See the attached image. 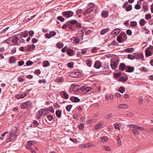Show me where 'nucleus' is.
Instances as JSON below:
<instances>
[{
  "label": "nucleus",
  "instance_id": "nucleus-1",
  "mask_svg": "<svg viewBox=\"0 0 153 153\" xmlns=\"http://www.w3.org/2000/svg\"><path fill=\"white\" fill-rule=\"evenodd\" d=\"M17 131V129L16 127L14 126L12 127L10 134V136L7 139V142H9L16 139L17 136V135L16 134Z\"/></svg>",
  "mask_w": 153,
  "mask_h": 153
},
{
  "label": "nucleus",
  "instance_id": "nucleus-2",
  "mask_svg": "<svg viewBox=\"0 0 153 153\" xmlns=\"http://www.w3.org/2000/svg\"><path fill=\"white\" fill-rule=\"evenodd\" d=\"M32 102L30 100L22 103L21 105V108L22 109H27L31 107Z\"/></svg>",
  "mask_w": 153,
  "mask_h": 153
},
{
  "label": "nucleus",
  "instance_id": "nucleus-3",
  "mask_svg": "<svg viewBox=\"0 0 153 153\" xmlns=\"http://www.w3.org/2000/svg\"><path fill=\"white\" fill-rule=\"evenodd\" d=\"M69 22L70 24V26H71V29H73V28L74 25H75L76 27L78 29H79L81 27V24L78 22L76 20L72 19Z\"/></svg>",
  "mask_w": 153,
  "mask_h": 153
},
{
  "label": "nucleus",
  "instance_id": "nucleus-4",
  "mask_svg": "<svg viewBox=\"0 0 153 153\" xmlns=\"http://www.w3.org/2000/svg\"><path fill=\"white\" fill-rule=\"evenodd\" d=\"M74 13L71 11H69L63 12L62 15L63 16L68 18L71 17L74 15Z\"/></svg>",
  "mask_w": 153,
  "mask_h": 153
},
{
  "label": "nucleus",
  "instance_id": "nucleus-5",
  "mask_svg": "<svg viewBox=\"0 0 153 153\" xmlns=\"http://www.w3.org/2000/svg\"><path fill=\"white\" fill-rule=\"evenodd\" d=\"M135 59L139 60H143L144 59L143 55L142 53H135Z\"/></svg>",
  "mask_w": 153,
  "mask_h": 153
},
{
  "label": "nucleus",
  "instance_id": "nucleus-6",
  "mask_svg": "<svg viewBox=\"0 0 153 153\" xmlns=\"http://www.w3.org/2000/svg\"><path fill=\"white\" fill-rule=\"evenodd\" d=\"M21 34H17L18 36H19L20 37L23 38L26 37L28 35V31L26 30L23 32H22Z\"/></svg>",
  "mask_w": 153,
  "mask_h": 153
},
{
  "label": "nucleus",
  "instance_id": "nucleus-7",
  "mask_svg": "<svg viewBox=\"0 0 153 153\" xmlns=\"http://www.w3.org/2000/svg\"><path fill=\"white\" fill-rule=\"evenodd\" d=\"M134 67L130 66H127L125 71L127 72H132L134 71Z\"/></svg>",
  "mask_w": 153,
  "mask_h": 153
},
{
  "label": "nucleus",
  "instance_id": "nucleus-8",
  "mask_svg": "<svg viewBox=\"0 0 153 153\" xmlns=\"http://www.w3.org/2000/svg\"><path fill=\"white\" fill-rule=\"evenodd\" d=\"M94 10L93 8H89L86 9L85 10L84 12H83V14L84 15H87L91 13Z\"/></svg>",
  "mask_w": 153,
  "mask_h": 153
},
{
  "label": "nucleus",
  "instance_id": "nucleus-9",
  "mask_svg": "<svg viewBox=\"0 0 153 153\" xmlns=\"http://www.w3.org/2000/svg\"><path fill=\"white\" fill-rule=\"evenodd\" d=\"M120 32V29L119 28H116L111 33V34L112 35H116L118 34Z\"/></svg>",
  "mask_w": 153,
  "mask_h": 153
},
{
  "label": "nucleus",
  "instance_id": "nucleus-10",
  "mask_svg": "<svg viewBox=\"0 0 153 153\" xmlns=\"http://www.w3.org/2000/svg\"><path fill=\"white\" fill-rule=\"evenodd\" d=\"M35 46L34 44L29 45L27 46V50L28 51H32L35 49Z\"/></svg>",
  "mask_w": 153,
  "mask_h": 153
},
{
  "label": "nucleus",
  "instance_id": "nucleus-11",
  "mask_svg": "<svg viewBox=\"0 0 153 153\" xmlns=\"http://www.w3.org/2000/svg\"><path fill=\"white\" fill-rule=\"evenodd\" d=\"M68 26L69 27V28L70 29H72L71 26H70V24L69 21L66 22L65 24H63L62 27V28L63 29H65Z\"/></svg>",
  "mask_w": 153,
  "mask_h": 153
},
{
  "label": "nucleus",
  "instance_id": "nucleus-12",
  "mask_svg": "<svg viewBox=\"0 0 153 153\" xmlns=\"http://www.w3.org/2000/svg\"><path fill=\"white\" fill-rule=\"evenodd\" d=\"M70 100L73 102H79L80 100L79 98L76 97L72 96L70 97Z\"/></svg>",
  "mask_w": 153,
  "mask_h": 153
},
{
  "label": "nucleus",
  "instance_id": "nucleus-13",
  "mask_svg": "<svg viewBox=\"0 0 153 153\" xmlns=\"http://www.w3.org/2000/svg\"><path fill=\"white\" fill-rule=\"evenodd\" d=\"M126 66L124 63H121L119 66V69L121 71H123L125 69L126 70Z\"/></svg>",
  "mask_w": 153,
  "mask_h": 153
},
{
  "label": "nucleus",
  "instance_id": "nucleus-14",
  "mask_svg": "<svg viewBox=\"0 0 153 153\" xmlns=\"http://www.w3.org/2000/svg\"><path fill=\"white\" fill-rule=\"evenodd\" d=\"M102 66L101 62L100 61H96L95 62L94 67L97 69L100 68Z\"/></svg>",
  "mask_w": 153,
  "mask_h": 153
},
{
  "label": "nucleus",
  "instance_id": "nucleus-15",
  "mask_svg": "<svg viewBox=\"0 0 153 153\" xmlns=\"http://www.w3.org/2000/svg\"><path fill=\"white\" fill-rule=\"evenodd\" d=\"M42 111V110H40V109L37 111L36 116V119H39L40 117L42 115V114H41Z\"/></svg>",
  "mask_w": 153,
  "mask_h": 153
},
{
  "label": "nucleus",
  "instance_id": "nucleus-16",
  "mask_svg": "<svg viewBox=\"0 0 153 153\" xmlns=\"http://www.w3.org/2000/svg\"><path fill=\"white\" fill-rule=\"evenodd\" d=\"M103 123L102 122H99V123L95 125L94 127V129L95 130H97L98 129L100 128L102 125Z\"/></svg>",
  "mask_w": 153,
  "mask_h": 153
},
{
  "label": "nucleus",
  "instance_id": "nucleus-17",
  "mask_svg": "<svg viewBox=\"0 0 153 153\" xmlns=\"http://www.w3.org/2000/svg\"><path fill=\"white\" fill-rule=\"evenodd\" d=\"M67 53L69 56H73L74 55V53L73 51L71 49H68L67 51Z\"/></svg>",
  "mask_w": 153,
  "mask_h": 153
},
{
  "label": "nucleus",
  "instance_id": "nucleus-18",
  "mask_svg": "<svg viewBox=\"0 0 153 153\" xmlns=\"http://www.w3.org/2000/svg\"><path fill=\"white\" fill-rule=\"evenodd\" d=\"M128 105L126 104H120L118 107L119 108H122L123 109H126L128 107Z\"/></svg>",
  "mask_w": 153,
  "mask_h": 153
},
{
  "label": "nucleus",
  "instance_id": "nucleus-19",
  "mask_svg": "<svg viewBox=\"0 0 153 153\" xmlns=\"http://www.w3.org/2000/svg\"><path fill=\"white\" fill-rule=\"evenodd\" d=\"M56 116L58 118H60L62 114V111L61 110H56Z\"/></svg>",
  "mask_w": 153,
  "mask_h": 153
},
{
  "label": "nucleus",
  "instance_id": "nucleus-20",
  "mask_svg": "<svg viewBox=\"0 0 153 153\" xmlns=\"http://www.w3.org/2000/svg\"><path fill=\"white\" fill-rule=\"evenodd\" d=\"M108 16V13L106 11H103L101 13V16L105 18H106Z\"/></svg>",
  "mask_w": 153,
  "mask_h": 153
},
{
  "label": "nucleus",
  "instance_id": "nucleus-21",
  "mask_svg": "<svg viewBox=\"0 0 153 153\" xmlns=\"http://www.w3.org/2000/svg\"><path fill=\"white\" fill-rule=\"evenodd\" d=\"M109 31V28H108L103 29L101 30L100 32V34L102 35H103Z\"/></svg>",
  "mask_w": 153,
  "mask_h": 153
},
{
  "label": "nucleus",
  "instance_id": "nucleus-22",
  "mask_svg": "<svg viewBox=\"0 0 153 153\" xmlns=\"http://www.w3.org/2000/svg\"><path fill=\"white\" fill-rule=\"evenodd\" d=\"M19 40L20 41V40L19 39L18 37L15 36L12 39V42L14 43V45H16V44L17 43Z\"/></svg>",
  "mask_w": 153,
  "mask_h": 153
},
{
  "label": "nucleus",
  "instance_id": "nucleus-23",
  "mask_svg": "<svg viewBox=\"0 0 153 153\" xmlns=\"http://www.w3.org/2000/svg\"><path fill=\"white\" fill-rule=\"evenodd\" d=\"M111 66L113 69H115L117 67L116 63L115 62H113L111 63Z\"/></svg>",
  "mask_w": 153,
  "mask_h": 153
},
{
  "label": "nucleus",
  "instance_id": "nucleus-24",
  "mask_svg": "<svg viewBox=\"0 0 153 153\" xmlns=\"http://www.w3.org/2000/svg\"><path fill=\"white\" fill-rule=\"evenodd\" d=\"M71 74L73 77L76 78L78 77L79 74V73L78 72H75L71 73Z\"/></svg>",
  "mask_w": 153,
  "mask_h": 153
},
{
  "label": "nucleus",
  "instance_id": "nucleus-25",
  "mask_svg": "<svg viewBox=\"0 0 153 153\" xmlns=\"http://www.w3.org/2000/svg\"><path fill=\"white\" fill-rule=\"evenodd\" d=\"M117 40L119 43H122L125 41V40H123L122 38L119 34L117 37Z\"/></svg>",
  "mask_w": 153,
  "mask_h": 153
},
{
  "label": "nucleus",
  "instance_id": "nucleus-26",
  "mask_svg": "<svg viewBox=\"0 0 153 153\" xmlns=\"http://www.w3.org/2000/svg\"><path fill=\"white\" fill-rule=\"evenodd\" d=\"M16 61V60L14 57L12 56L10 57L9 60V62L10 63H15Z\"/></svg>",
  "mask_w": 153,
  "mask_h": 153
},
{
  "label": "nucleus",
  "instance_id": "nucleus-27",
  "mask_svg": "<svg viewBox=\"0 0 153 153\" xmlns=\"http://www.w3.org/2000/svg\"><path fill=\"white\" fill-rule=\"evenodd\" d=\"M145 55L146 57H148L152 55V53L148 50L146 49L145 50Z\"/></svg>",
  "mask_w": 153,
  "mask_h": 153
},
{
  "label": "nucleus",
  "instance_id": "nucleus-28",
  "mask_svg": "<svg viewBox=\"0 0 153 153\" xmlns=\"http://www.w3.org/2000/svg\"><path fill=\"white\" fill-rule=\"evenodd\" d=\"M134 50V49L133 48H127L126 49L125 51L127 53H131L133 52Z\"/></svg>",
  "mask_w": 153,
  "mask_h": 153
},
{
  "label": "nucleus",
  "instance_id": "nucleus-29",
  "mask_svg": "<svg viewBox=\"0 0 153 153\" xmlns=\"http://www.w3.org/2000/svg\"><path fill=\"white\" fill-rule=\"evenodd\" d=\"M82 12V10L81 9H80L77 10L76 11V13L78 15L79 17H80L81 16Z\"/></svg>",
  "mask_w": 153,
  "mask_h": 153
},
{
  "label": "nucleus",
  "instance_id": "nucleus-30",
  "mask_svg": "<svg viewBox=\"0 0 153 153\" xmlns=\"http://www.w3.org/2000/svg\"><path fill=\"white\" fill-rule=\"evenodd\" d=\"M140 25L141 26H144L146 22L144 19H142L139 21Z\"/></svg>",
  "mask_w": 153,
  "mask_h": 153
},
{
  "label": "nucleus",
  "instance_id": "nucleus-31",
  "mask_svg": "<svg viewBox=\"0 0 153 153\" xmlns=\"http://www.w3.org/2000/svg\"><path fill=\"white\" fill-rule=\"evenodd\" d=\"M42 64L43 66L45 67L49 66L50 65L49 62L48 61H44L43 62Z\"/></svg>",
  "mask_w": 153,
  "mask_h": 153
},
{
  "label": "nucleus",
  "instance_id": "nucleus-32",
  "mask_svg": "<svg viewBox=\"0 0 153 153\" xmlns=\"http://www.w3.org/2000/svg\"><path fill=\"white\" fill-rule=\"evenodd\" d=\"M62 93L63 97L65 99H68L69 97V95L67 94L65 91H63L61 92Z\"/></svg>",
  "mask_w": 153,
  "mask_h": 153
},
{
  "label": "nucleus",
  "instance_id": "nucleus-33",
  "mask_svg": "<svg viewBox=\"0 0 153 153\" xmlns=\"http://www.w3.org/2000/svg\"><path fill=\"white\" fill-rule=\"evenodd\" d=\"M85 63L88 66L90 67L91 66L92 62L91 60L88 59L86 60L85 61Z\"/></svg>",
  "mask_w": 153,
  "mask_h": 153
},
{
  "label": "nucleus",
  "instance_id": "nucleus-34",
  "mask_svg": "<svg viewBox=\"0 0 153 153\" xmlns=\"http://www.w3.org/2000/svg\"><path fill=\"white\" fill-rule=\"evenodd\" d=\"M120 35V36H121V37L122 38V39L123 38L125 39H127V37L126 36V33L124 32H121Z\"/></svg>",
  "mask_w": 153,
  "mask_h": 153
},
{
  "label": "nucleus",
  "instance_id": "nucleus-35",
  "mask_svg": "<svg viewBox=\"0 0 153 153\" xmlns=\"http://www.w3.org/2000/svg\"><path fill=\"white\" fill-rule=\"evenodd\" d=\"M40 110H42V111L41 114H42V115L46 114L48 113V110L47 109L45 108H42L40 109Z\"/></svg>",
  "mask_w": 153,
  "mask_h": 153
},
{
  "label": "nucleus",
  "instance_id": "nucleus-36",
  "mask_svg": "<svg viewBox=\"0 0 153 153\" xmlns=\"http://www.w3.org/2000/svg\"><path fill=\"white\" fill-rule=\"evenodd\" d=\"M118 80L120 82H124L126 81L127 79L123 76H120Z\"/></svg>",
  "mask_w": 153,
  "mask_h": 153
},
{
  "label": "nucleus",
  "instance_id": "nucleus-37",
  "mask_svg": "<svg viewBox=\"0 0 153 153\" xmlns=\"http://www.w3.org/2000/svg\"><path fill=\"white\" fill-rule=\"evenodd\" d=\"M33 126L34 127H37L38 128H39L38 126L39 125V123L36 120H34L33 122Z\"/></svg>",
  "mask_w": 153,
  "mask_h": 153
},
{
  "label": "nucleus",
  "instance_id": "nucleus-38",
  "mask_svg": "<svg viewBox=\"0 0 153 153\" xmlns=\"http://www.w3.org/2000/svg\"><path fill=\"white\" fill-rule=\"evenodd\" d=\"M132 131L133 134L134 135H137L139 134V132L137 130L135 129H133Z\"/></svg>",
  "mask_w": 153,
  "mask_h": 153
},
{
  "label": "nucleus",
  "instance_id": "nucleus-39",
  "mask_svg": "<svg viewBox=\"0 0 153 153\" xmlns=\"http://www.w3.org/2000/svg\"><path fill=\"white\" fill-rule=\"evenodd\" d=\"M86 88L85 86H81V87L80 88H77L76 90V91L77 92H79L80 90L82 91H85V88Z\"/></svg>",
  "mask_w": 153,
  "mask_h": 153
},
{
  "label": "nucleus",
  "instance_id": "nucleus-40",
  "mask_svg": "<svg viewBox=\"0 0 153 153\" xmlns=\"http://www.w3.org/2000/svg\"><path fill=\"white\" fill-rule=\"evenodd\" d=\"M135 55L133 56L132 54H128V55L127 58L131 60H133L135 59Z\"/></svg>",
  "mask_w": 153,
  "mask_h": 153
},
{
  "label": "nucleus",
  "instance_id": "nucleus-41",
  "mask_svg": "<svg viewBox=\"0 0 153 153\" xmlns=\"http://www.w3.org/2000/svg\"><path fill=\"white\" fill-rule=\"evenodd\" d=\"M137 25V22L135 21H132L131 22L130 25L132 27H135Z\"/></svg>",
  "mask_w": 153,
  "mask_h": 153
},
{
  "label": "nucleus",
  "instance_id": "nucleus-42",
  "mask_svg": "<svg viewBox=\"0 0 153 153\" xmlns=\"http://www.w3.org/2000/svg\"><path fill=\"white\" fill-rule=\"evenodd\" d=\"M119 91L121 93H123L125 91V88L123 87H121L119 89Z\"/></svg>",
  "mask_w": 153,
  "mask_h": 153
},
{
  "label": "nucleus",
  "instance_id": "nucleus-43",
  "mask_svg": "<svg viewBox=\"0 0 153 153\" xmlns=\"http://www.w3.org/2000/svg\"><path fill=\"white\" fill-rule=\"evenodd\" d=\"M72 107V105H68L66 107V110H67V111H68V112H69V111H70L71 109V108Z\"/></svg>",
  "mask_w": 153,
  "mask_h": 153
},
{
  "label": "nucleus",
  "instance_id": "nucleus-44",
  "mask_svg": "<svg viewBox=\"0 0 153 153\" xmlns=\"http://www.w3.org/2000/svg\"><path fill=\"white\" fill-rule=\"evenodd\" d=\"M73 64L74 63L72 62H69L68 63L67 66L68 68H73Z\"/></svg>",
  "mask_w": 153,
  "mask_h": 153
},
{
  "label": "nucleus",
  "instance_id": "nucleus-45",
  "mask_svg": "<svg viewBox=\"0 0 153 153\" xmlns=\"http://www.w3.org/2000/svg\"><path fill=\"white\" fill-rule=\"evenodd\" d=\"M143 99L142 97H140L139 98L138 104L141 105L143 102Z\"/></svg>",
  "mask_w": 153,
  "mask_h": 153
},
{
  "label": "nucleus",
  "instance_id": "nucleus-46",
  "mask_svg": "<svg viewBox=\"0 0 153 153\" xmlns=\"http://www.w3.org/2000/svg\"><path fill=\"white\" fill-rule=\"evenodd\" d=\"M121 72H120L118 73H116L114 75V78H118L120 77V75H121Z\"/></svg>",
  "mask_w": 153,
  "mask_h": 153
},
{
  "label": "nucleus",
  "instance_id": "nucleus-47",
  "mask_svg": "<svg viewBox=\"0 0 153 153\" xmlns=\"http://www.w3.org/2000/svg\"><path fill=\"white\" fill-rule=\"evenodd\" d=\"M132 6L131 5L129 4L128 7L126 8V10L127 11H129L131 10Z\"/></svg>",
  "mask_w": 153,
  "mask_h": 153
},
{
  "label": "nucleus",
  "instance_id": "nucleus-48",
  "mask_svg": "<svg viewBox=\"0 0 153 153\" xmlns=\"http://www.w3.org/2000/svg\"><path fill=\"white\" fill-rule=\"evenodd\" d=\"M56 45L58 48H61L63 46V44L62 43L58 42L57 43Z\"/></svg>",
  "mask_w": 153,
  "mask_h": 153
},
{
  "label": "nucleus",
  "instance_id": "nucleus-49",
  "mask_svg": "<svg viewBox=\"0 0 153 153\" xmlns=\"http://www.w3.org/2000/svg\"><path fill=\"white\" fill-rule=\"evenodd\" d=\"M152 16L150 14H147L145 16V19H151Z\"/></svg>",
  "mask_w": 153,
  "mask_h": 153
},
{
  "label": "nucleus",
  "instance_id": "nucleus-50",
  "mask_svg": "<svg viewBox=\"0 0 153 153\" xmlns=\"http://www.w3.org/2000/svg\"><path fill=\"white\" fill-rule=\"evenodd\" d=\"M112 116V114H108L105 115V117L106 119H108Z\"/></svg>",
  "mask_w": 153,
  "mask_h": 153
},
{
  "label": "nucleus",
  "instance_id": "nucleus-51",
  "mask_svg": "<svg viewBox=\"0 0 153 153\" xmlns=\"http://www.w3.org/2000/svg\"><path fill=\"white\" fill-rule=\"evenodd\" d=\"M34 33L33 30H30L29 31H28V34L29 36L31 37H33L34 34Z\"/></svg>",
  "mask_w": 153,
  "mask_h": 153
},
{
  "label": "nucleus",
  "instance_id": "nucleus-52",
  "mask_svg": "<svg viewBox=\"0 0 153 153\" xmlns=\"http://www.w3.org/2000/svg\"><path fill=\"white\" fill-rule=\"evenodd\" d=\"M114 126L115 128L116 129H118V130L120 129V126L119 124L117 123H115L114 124Z\"/></svg>",
  "mask_w": 153,
  "mask_h": 153
},
{
  "label": "nucleus",
  "instance_id": "nucleus-53",
  "mask_svg": "<svg viewBox=\"0 0 153 153\" xmlns=\"http://www.w3.org/2000/svg\"><path fill=\"white\" fill-rule=\"evenodd\" d=\"M57 19L61 22H63L65 21V19L62 16H59L57 17Z\"/></svg>",
  "mask_w": 153,
  "mask_h": 153
},
{
  "label": "nucleus",
  "instance_id": "nucleus-54",
  "mask_svg": "<svg viewBox=\"0 0 153 153\" xmlns=\"http://www.w3.org/2000/svg\"><path fill=\"white\" fill-rule=\"evenodd\" d=\"M47 118L50 121L52 120L53 119V116L51 115H49L47 116Z\"/></svg>",
  "mask_w": 153,
  "mask_h": 153
},
{
  "label": "nucleus",
  "instance_id": "nucleus-55",
  "mask_svg": "<svg viewBox=\"0 0 153 153\" xmlns=\"http://www.w3.org/2000/svg\"><path fill=\"white\" fill-rule=\"evenodd\" d=\"M8 133V131H6L3 133L1 135V137H0V139L1 140H3L4 138V137L5 135Z\"/></svg>",
  "mask_w": 153,
  "mask_h": 153
},
{
  "label": "nucleus",
  "instance_id": "nucleus-56",
  "mask_svg": "<svg viewBox=\"0 0 153 153\" xmlns=\"http://www.w3.org/2000/svg\"><path fill=\"white\" fill-rule=\"evenodd\" d=\"M126 34L129 36H131L132 35V31L131 30L128 29L126 31Z\"/></svg>",
  "mask_w": 153,
  "mask_h": 153
},
{
  "label": "nucleus",
  "instance_id": "nucleus-57",
  "mask_svg": "<svg viewBox=\"0 0 153 153\" xmlns=\"http://www.w3.org/2000/svg\"><path fill=\"white\" fill-rule=\"evenodd\" d=\"M56 81V82L57 83L62 82L63 81V79L62 77H61L57 79Z\"/></svg>",
  "mask_w": 153,
  "mask_h": 153
},
{
  "label": "nucleus",
  "instance_id": "nucleus-58",
  "mask_svg": "<svg viewBox=\"0 0 153 153\" xmlns=\"http://www.w3.org/2000/svg\"><path fill=\"white\" fill-rule=\"evenodd\" d=\"M108 140L107 138L106 137H101V142H104L105 141H106Z\"/></svg>",
  "mask_w": 153,
  "mask_h": 153
},
{
  "label": "nucleus",
  "instance_id": "nucleus-59",
  "mask_svg": "<svg viewBox=\"0 0 153 153\" xmlns=\"http://www.w3.org/2000/svg\"><path fill=\"white\" fill-rule=\"evenodd\" d=\"M33 64V62L30 61L29 60L27 61L26 63V65L27 66H29L31 65H32Z\"/></svg>",
  "mask_w": 153,
  "mask_h": 153
},
{
  "label": "nucleus",
  "instance_id": "nucleus-60",
  "mask_svg": "<svg viewBox=\"0 0 153 153\" xmlns=\"http://www.w3.org/2000/svg\"><path fill=\"white\" fill-rule=\"evenodd\" d=\"M51 37V36H54L56 35V32L55 31H51L50 32Z\"/></svg>",
  "mask_w": 153,
  "mask_h": 153
},
{
  "label": "nucleus",
  "instance_id": "nucleus-61",
  "mask_svg": "<svg viewBox=\"0 0 153 153\" xmlns=\"http://www.w3.org/2000/svg\"><path fill=\"white\" fill-rule=\"evenodd\" d=\"M117 144L119 146H120L121 145L122 143H121V140L120 139V138L119 137H117Z\"/></svg>",
  "mask_w": 153,
  "mask_h": 153
},
{
  "label": "nucleus",
  "instance_id": "nucleus-62",
  "mask_svg": "<svg viewBox=\"0 0 153 153\" xmlns=\"http://www.w3.org/2000/svg\"><path fill=\"white\" fill-rule=\"evenodd\" d=\"M84 128V124L83 123H81L80 124L79 126V129L82 130Z\"/></svg>",
  "mask_w": 153,
  "mask_h": 153
},
{
  "label": "nucleus",
  "instance_id": "nucleus-63",
  "mask_svg": "<svg viewBox=\"0 0 153 153\" xmlns=\"http://www.w3.org/2000/svg\"><path fill=\"white\" fill-rule=\"evenodd\" d=\"M45 37L46 38L50 39L51 37L50 33H46L45 35Z\"/></svg>",
  "mask_w": 153,
  "mask_h": 153
},
{
  "label": "nucleus",
  "instance_id": "nucleus-64",
  "mask_svg": "<svg viewBox=\"0 0 153 153\" xmlns=\"http://www.w3.org/2000/svg\"><path fill=\"white\" fill-rule=\"evenodd\" d=\"M21 98H23L27 95V94L25 92H23L22 94H20Z\"/></svg>",
  "mask_w": 153,
  "mask_h": 153
}]
</instances>
